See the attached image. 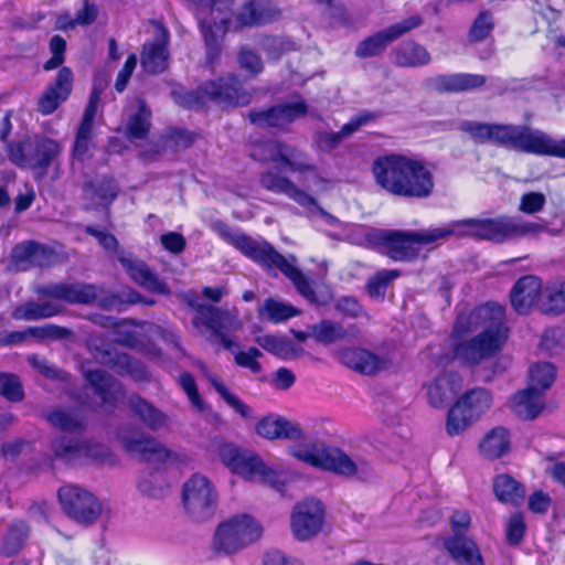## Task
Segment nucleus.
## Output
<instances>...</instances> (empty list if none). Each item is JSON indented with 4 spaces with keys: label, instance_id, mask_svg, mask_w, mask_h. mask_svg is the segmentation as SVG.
Instances as JSON below:
<instances>
[{
    "label": "nucleus",
    "instance_id": "obj_1",
    "mask_svg": "<svg viewBox=\"0 0 565 565\" xmlns=\"http://www.w3.org/2000/svg\"><path fill=\"white\" fill-rule=\"evenodd\" d=\"M544 225L525 221L520 216L501 215L494 218H463L439 227L420 231H402L370 227L363 234L367 248L386 255L394 262L409 263L417 259L420 247L446 241L451 236L493 243L537 234Z\"/></svg>",
    "mask_w": 565,
    "mask_h": 565
},
{
    "label": "nucleus",
    "instance_id": "obj_2",
    "mask_svg": "<svg viewBox=\"0 0 565 565\" xmlns=\"http://www.w3.org/2000/svg\"><path fill=\"white\" fill-rule=\"evenodd\" d=\"M459 130L476 143L492 142L518 152L565 159V138H554L527 125L489 124L462 120Z\"/></svg>",
    "mask_w": 565,
    "mask_h": 565
},
{
    "label": "nucleus",
    "instance_id": "obj_3",
    "mask_svg": "<svg viewBox=\"0 0 565 565\" xmlns=\"http://www.w3.org/2000/svg\"><path fill=\"white\" fill-rule=\"evenodd\" d=\"M504 309L497 303H486L472 310L469 315H458L454 334L460 335L475 331L478 327L484 330L468 341L456 344L455 356L466 364L475 365L490 359L501 350L505 339L507 329L503 326Z\"/></svg>",
    "mask_w": 565,
    "mask_h": 565
},
{
    "label": "nucleus",
    "instance_id": "obj_4",
    "mask_svg": "<svg viewBox=\"0 0 565 565\" xmlns=\"http://www.w3.org/2000/svg\"><path fill=\"white\" fill-rule=\"evenodd\" d=\"M376 183L390 194L426 199L434 190L433 173L420 160L397 153L376 158L372 167Z\"/></svg>",
    "mask_w": 565,
    "mask_h": 565
},
{
    "label": "nucleus",
    "instance_id": "obj_5",
    "mask_svg": "<svg viewBox=\"0 0 565 565\" xmlns=\"http://www.w3.org/2000/svg\"><path fill=\"white\" fill-rule=\"evenodd\" d=\"M223 237L243 255L268 271L279 270L296 287L297 291L309 302H317L312 281L296 266L294 255L285 257L271 244L263 238H253L243 233H232L226 226L222 228Z\"/></svg>",
    "mask_w": 565,
    "mask_h": 565
},
{
    "label": "nucleus",
    "instance_id": "obj_6",
    "mask_svg": "<svg viewBox=\"0 0 565 565\" xmlns=\"http://www.w3.org/2000/svg\"><path fill=\"white\" fill-rule=\"evenodd\" d=\"M290 454L298 460L347 478L365 480L372 473L370 463L356 456L351 457L342 449L321 440L301 441L290 447Z\"/></svg>",
    "mask_w": 565,
    "mask_h": 565
},
{
    "label": "nucleus",
    "instance_id": "obj_7",
    "mask_svg": "<svg viewBox=\"0 0 565 565\" xmlns=\"http://www.w3.org/2000/svg\"><path fill=\"white\" fill-rule=\"evenodd\" d=\"M172 95L179 105L190 109H199L207 102L238 106L249 100L248 95L236 86L233 77L210 81L195 90L178 89Z\"/></svg>",
    "mask_w": 565,
    "mask_h": 565
},
{
    "label": "nucleus",
    "instance_id": "obj_8",
    "mask_svg": "<svg viewBox=\"0 0 565 565\" xmlns=\"http://www.w3.org/2000/svg\"><path fill=\"white\" fill-rule=\"evenodd\" d=\"M51 450L55 459L77 465L87 461L115 463V456L109 448L92 439L75 436H58L51 441Z\"/></svg>",
    "mask_w": 565,
    "mask_h": 565
},
{
    "label": "nucleus",
    "instance_id": "obj_9",
    "mask_svg": "<svg viewBox=\"0 0 565 565\" xmlns=\"http://www.w3.org/2000/svg\"><path fill=\"white\" fill-rule=\"evenodd\" d=\"M262 526L249 514L235 515L221 523L214 534V550L223 554H232L258 540Z\"/></svg>",
    "mask_w": 565,
    "mask_h": 565
},
{
    "label": "nucleus",
    "instance_id": "obj_10",
    "mask_svg": "<svg viewBox=\"0 0 565 565\" xmlns=\"http://www.w3.org/2000/svg\"><path fill=\"white\" fill-rule=\"evenodd\" d=\"M182 503L192 521L205 522L215 514L217 492L205 476L195 473L183 484Z\"/></svg>",
    "mask_w": 565,
    "mask_h": 565
},
{
    "label": "nucleus",
    "instance_id": "obj_11",
    "mask_svg": "<svg viewBox=\"0 0 565 565\" xmlns=\"http://www.w3.org/2000/svg\"><path fill=\"white\" fill-rule=\"evenodd\" d=\"M491 403V394L486 388L476 387L466 392L448 412L447 434L457 436L465 431L490 408Z\"/></svg>",
    "mask_w": 565,
    "mask_h": 565
},
{
    "label": "nucleus",
    "instance_id": "obj_12",
    "mask_svg": "<svg viewBox=\"0 0 565 565\" xmlns=\"http://www.w3.org/2000/svg\"><path fill=\"white\" fill-rule=\"evenodd\" d=\"M308 114L306 100L298 94L290 100L276 104L266 109H253L248 113L250 124L258 128H273L280 131L287 130L295 120Z\"/></svg>",
    "mask_w": 565,
    "mask_h": 565
},
{
    "label": "nucleus",
    "instance_id": "obj_13",
    "mask_svg": "<svg viewBox=\"0 0 565 565\" xmlns=\"http://www.w3.org/2000/svg\"><path fill=\"white\" fill-rule=\"evenodd\" d=\"M222 462L234 473L246 480L271 483L276 480V473L267 467L255 454L242 450L233 444H225L220 448Z\"/></svg>",
    "mask_w": 565,
    "mask_h": 565
},
{
    "label": "nucleus",
    "instance_id": "obj_14",
    "mask_svg": "<svg viewBox=\"0 0 565 565\" xmlns=\"http://www.w3.org/2000/svg\"><path fill=\"white\" fill-rule=\"evenodd\" d=\"M58 500L64 512L75 522L90 525L102 513V504L88 490L73 484L60 488Z\"/></svg>",
    "mask_w": 565,
    "mask_h": 565
},
{
    "label": "nucleus",
    "instance_id": "obj_15",
    "mask_svg": "<svg viewBox=\"0 0 565 565\" xmlns=\"http://www.w3.org/2000/svg\"><path fill=\"white\" fill-rule=\"evenodd\" d=\"M422 23L423 19L419 15H412L394 23L361 41L355 49V55L361 58L379 56L392 42L420 26Z\"/></svg>",
    "mask_w": 565,
    "mask_h": 565
},
{
    "label": "nucleus",
    "instance_id": "obj_16",
    "mask_svg": "<svg viewBox=\"0 0 565 565\" xmlns=\"http://www.w3.org/2000/svg\"><path fill=\"white\" fill-rule=\"evenodd\" d=\"M259 183L270 192L286 195L309 212H317L327 220H333L331 214L319 206L315 198L298 188L290 179L274 170L264 171L259 177Z\"/></svg>",
    "mask_w": 565,
    "mask_h": 565
},
{
    "label": "nucleus",
    "instance_id": "obj_17",
    "mask_svg": "<svg viewBox=\"0 0 565 565\" xmlns=\"http://www.w3.org/2000/svg\"><path fill=\"white\" fill-rule=\"evenodd\" d=\"M324 521V507L321 501L310 498L297 503L291 515V527L300 541L318 534Z\"/></svg>",
    "mask_w": 565,
    "mask_h": 565
},
{
    "label": "nucleus",
    "instance_id": "obj_18",
    "mask_svg": "<svg viewBox=\"0 0 565 565\" xmlns=\"http://www.w3.org/2000/svg\"><path fill=\"white\" fill-rule=\"evenodd\" d=\"M153 39L142 46L141 66L147 73L159 74L167 68L169 51V31L159 22H153Z\"/></svg>",
    "mask_w": 565,
    "mask_h": 565
},
{
    "label": "nucleus",
    "instance_id": "obj_19",
    "mask_svg": "<svg viewBox=\"0 0 565 565\" xmlns=\"http://www.w3.org/2000/svg\"><path fill=\"white\" fill-rule=\"evenodd\" d=\"M38 294L42 297L62 300L72 305H89L96 300L98 291L93 284H53L40 287Z\"/></svg>",
    "mask_w": 565,
    "mask_h": 565
},
{
    "label": "nucleus",
    "instance_id": "obj_20",
    "mask_svg": "<svg viewBox=\"0 0 565 565\" xmlns=\"http://www.w3.org/2000/svg\"><path fill=\"white\" fill-rule=\"evenodd\" d=\"M117 437L127 452L138 454L147 462H163L170 457V451L150 435L130 437L124 428H119Z\"/></svg>",
    "mask_w": 565,
    "mask_h": 565
},
{
    "label": "nucleus",
    "instance_id": "obj_21",
    "mask_svg": "<svg viewBox=\"0 0 565 565\" xmlns=\"http://www.w3.org/2000/svg\"><path fill=\"white\" fill-rule=\"evenodd\" d=\"M340 362L362 375L372 376L387 366L385 358L362 348H347L339 352Z\"/></svg>",
    "mask_w": 565,
    "mask_h": 565
},
{
    "label": "nucleus",
    "instance_id": "obj_22",
    "mask_svg": "<svg viewBox=\"0 0 565 565\" xmlns=\"http://www.w3.org/2000/svg\"><path fill=\"white\" fill-rule=\"evenodd\" d=\"M119 262L126 269L130 278L148 291L157 295L168 296L170 287L154 274L149 266L130 255H120Z\"/></svg>",
    "mask_w": 565,
    "mask_h": 565
},
{
    "label": "nucleus",
    "instance_id": "obj_23",
    "mask_svg": "<svg viewBox=\"0 0 565 565\" xmlns=\"http://www.w3.org/2000/svg\"><path fill=\"white\" fill-rule=\"evenodd\" d=\"M543 289L539 277L526 275L519 278L510 291V301L519 315H526L535 305L539 308V299Z\"/></svg>",
    "mask_w": 565,
    "mask_h": 565
},
{
    "label": "nucleus",
    "instance_id": "obj_24",
    "mask_svg": "<svg viewBox=\"0 0 565 565\" xmlns=\"http://www.w3.org/2000/svg\"><path fill=\"white\" fill-rule=\"evenodd\" d=\"M486 76L471 73L440 74L428 79L430 88L438 93H461L482 87Z\"/></svg>",
    "mask_w": 565,
    "mask_h": 565
},
{
    "label": "nucleus",
    "instance_id": "obj_25",
    "mask_svg": "<svg viewBox=\"0 0 565 565\" xmlns=\"http://www.w3.org/2000/svg\"><path fill=\"white\" fill-rule=\"evenodd\" d=\"M443 545L457 565H484L481 551L472 537L467 535H449Z\"/></svg>",
    "mask_w": 565,
    "mask_h": 565
},
{
    "label": "nucleus",
    "instance_id": "obj_26",
    "mask_svg": "<svg viewBox=\"0 0 565 565\" xmlns=\"http://www.w3.org/2000/svg\"><path fill=\"white\" fill-rule=\"evenodd\" d=\"M256 433L269 440H300L305 438L300 425L281 416H266L256 424Z\"/></svg>",
    "mask_w": 565,
    "mask_h": 565
},
{
    "label": "nucleus",
    "instance_id": "obj_27",
    "mask_svg": "<svg viewBox=\"0 0 565 565\" xmlns=\"http://www.w3.org/2000/svg\"><path fill=\"white\" fill-rule=\"evenodd\" d=\"M376 114L364 110L353 116L347 124L342 126L339 131H322L317 134V145L320 150L324 152H331L333 149L340 146L342 140L362 126L371 122L376 118Z\"/></svg>",
    "mask_w": 565,
    "mask_h": 565
},
{
    "label": "nucleus",
    "instance_id": "obj_28",
    "mask_svg": "<svg viewBox=\"0 0 565 565\" xmlns=\"http://www.w3.org/2000/svg\"><path fill=\"white\" fill-rule=\"evenodd\" d=\"M85 379L103 405L113 409L122 395L121 384L104 370H89Z\"/></svg>",
    "mask_w": 565,
    "mask_h": 565
},
{
    "label": "nucleus",
    "instance_id": "obj_29",
    "mask_svg": "<svg viewBox=\"0 0 565 565\" xmlns=\"http://www.w3.org/2000/svg\"><path fill=\"white\" fill-rule=\"evenodd\" d=\"M280 17V10L271 0H249L237 14V23L241 26L262 25L276 21Z\"/></svg>",
    "mask_w": 565,
    "mask_h": 565
},
{
    "label": "nucleus",
    "instance_id": "obj_30",
    "mask_svg": "<svg viewBox=\"0 0 565 565\" xmlns=\"http://www.w3.org/2000/svg\"><path fill=\"white\" fill-rule=\"evenodd\" d=\"M310 337L319 344L330 345L339 341L354 339L359 334L356 326L344 328L341 323L330 319H323L310 326Z\"/></svg>",
    "mask_w": 565,
    "mask_h": 565
},
{
    "label": "nucleus",
    "instance_id": "obj_31",
    "mask_svg": "<svg viewBox=\"0 0 565 565\" xmlns=\"http://www.w3.org/2000/svg\"><path fill=\"white\" fill-rule=\"evenodd\" d=\"M127 405L134 416H136L150 430L157 431L168 427V415L140 395H130L128 397Z\"/></svg>",
    "mask_w": 565,
    "mask_h": 565
},
{
    "label": "nucleus",
    "instance_id": "obj_32",
    "mask_svg": "<svg viewBox=\"0 0 565 565\" xmlns=\"http://www.w3.org/2000/svg\"><path fill=\"white\" fill-rule=\"evenodd\" d=\"M390 57L398 67L416 68L430 63L431 56L427 49L415 41H405L395 46Z\"/></svg>",
    "mask_w": 565,
    "mask_h": 565
},
{
    "label": "nucleus",
    "instance_id": "obj_33",
    "mask_svg": "<svg viewBox=\"0 0 565 565\" xmlns=\"http://www.w3.org/2000/svg\"><path fill=\"white\" fill-rule=\"evenodd\" d=\"M461 381L457 373L439 375L428 387V402L435 408L447 406L458 394Z\"/></svg>",
    "mask_w": 565,
    "mask_h": 565
},
{
    "label": "nucleus",
    "instance_id": "obj_34",
    "mask_svg": "<svg viewBox=\"0 0 565 565\" xmlns=\"http://www.w3.org/2000/svg\"><path fill=\"white\" fill-rule=\"evenodd\" d=\"M539 311L548 317H558L565 312V278L551 280L543 286Z\"/></svg>",
    "mask_w": 565,
    "mask_h": 565
},
{
    "label": "nucleus",
    "instance_id": "obj_35",
    "mask_svg": "<svg viewBox=\"0 0 565 565\" xmlns=\"http://www.w3.org/2000/svg\"><path fill=\"white\" fill-rule=\"evenodd\" d=\"M61 150L60 143L54 139H39L33 147L29 148V168L36 171L39 177H44Z\"/></svg>",
    "mask_w": 565,
    "mask_h": 565
},
{
    "label": "nucleus",
    "instance_id": "obj_36",
    "mask_svg": "<svg viewBox=\"0 0 565 565\" xmlns=\"http://www.w3.org/2000/svg\"><path fill=\"white\" fill-rule=\"evenodd\" d=\"M199 324L211 330L213 335L234 332L242 328V322L235 313L214 306L203 309L202 321Z\"/></svg>",
    "mask_w": 565,
    "mask_h": 565
},
{
    "label": "nucleus",
    "instance_id": "obj_37",
    "mask_svg": "<svg viewBox=\"0 0 565 565\" xmlns=\"http://www.w3.org/2000/svg\"><path fill=\"white\" fill-rule=\"evenodd\" d=\"M542 393L535 386H527L512 397V409L521 418L532 420L543 409Z\"/></svg>",
    "mask_w": 565,
    "mask_h": 565
},
{
    "label": "nucleus",
    "instance_id": "obj_38",
    "mask_svg": "<svg viewBox=\"0 0 565 565\" xmlns=\"http://www.w3.org/2000/svg\"><path fill=\"white\" fill-rule=\"evenodd\" d=\"M63 307L53 300L28 301L14 309L17 320L35 321L58 315Z\"/></svg>",
    "mask_w": 565,
    "mask_h": 565
},
{
    "label": "nucleus",
    "instance_id": "obj_39",
    "mask_svg": "<svg viewBox=\"0 0 565 565\" xmlns=\"http://www.w3.org/2000/svg\"><path fill=\"white\" fill-rule=\"evenodd\" d=\"M493 489L499 501L513 505H520L525 497L524 487L509 475L498 476Z\"/></svg>",
    "mask_w": 565,
    "mask_h": 565
},
{
    "label": "nucleus",
    "instance_id": "obj_40",
    "mask_svg": "<svg viewBox=\"0 0 565 565\" xmlns=\"http://www.w3.org/2000/svg\"><path fill=\"white\" fill-rule=\"evenodd\" d=\"M83 190L86 193H90L93 196L99 199L102 201L100 205L108 209L117 198L119 186L114 178L108 175H100L94 180L85 182Z\"/></svg>",
    "mask_w": 565,
    "mask_h": 565
},
{
    "label": "nucleus",
    "instance_id": "obj_41",
    "mask_svg": "<svg viewBox=\"0 0 565 565\" xmlns=\"http://www.w3.org/2000/svg\"><path fill=\"white\" fill-rule=\"evenodd\" d=\"M480 451L489 459L505 455L510 448L509 433L503 427L493 428L480 443Z\"/></svg>",
    "mask_w": 565,
    "mask_h": 565
},
{
    "label": "nucleus",
    "instance_id": "obj_42",
    "mask_svg": "<svg viewBox=\"0 0 565 565\" xmlns=\"http://www.w3.org/2000/svg\"><path fill=\"white\" fill-rule=\"evenodd\" d=\"M151 126V110L146 102L140 99L138 109L130 115L126 124V132L129 139H145Z\"/></svg>",
    "mask_w": 565,
    "mask_h": 565
},
{
    "label": "nucleus",
    "instance_id": "obj_43",
    "mask_svg": "<svg viewBox=\"0 0 565 565\" xmlns=\"http://www.w3.org/2000/svg\"><path fill=\"white\" fill-rule=\"evenodd\" d=\"M47 420L53 427L67 434H79L86 429V419L78 413L56 409L47 415Z\"/></svg>",
    "mask_w": 565,
    "mask_h": 565
},
{
    "label": "nucleus",
    "instance_id": "obj_44",
    "mask_svg": "<svg viewBox=\"0 0 565 565\" xmlns=\"http://www.w3.org/2000/svg\"><path fill=\"white\" fill-rule=\"evenodd\" d=\"M299 315V310L294 306L268 298L258 308V317L265 318L273 323L287 321Z\"/></svg>",
    "mask_w": 565,
    "mask_h": 565
},
{
    "label": "nucleus",
    "instance_id": "obj_45",
    "mask_svg": "<svg viewBox=\"0 0 565 565\" xmlns=\"http://www.w3.org/2000/svg\"><path fill=\"white\" fill-rule=\"evenodd\" d=\"M256 342L267 352L285 360L298 354L296 345L286 337L266 334L256 338Z\"/></svg>",
    "mask_w": 565,
    "mask_h": 565
},
{
    "label": "nucleus",
    "instance_id": "obj_46",
    "mask_svg": "<svg viewBox=\"0 0 565 565\" xmlns=\"http://www.w3.org/2000/svg\"><path fill=\"white\" fill-rule=\"evenodd\" d=\"M29 534V526L23 521H14L9 526L2 544L1 553L6 557L18 554L24 545Z\"/></svg>",
    "mask_w": 565,
    "mask_h": 565
},
{
    "label": "nucleus",
    "instance_id": "obj_47",
    "mask_svg": "<svg viewBox=\"0 0 565 565\" xmlns=\"http://www.w3.org/2000/svg\"><path fill=\"white\" fill-rule=\"evenodd\" d=\"M555 374L556 370L554 365L548 362L534 364L529 371V386L537 387L539 392L543 394V392L553 384Z\"/></svg>",
    "mask_w": 565,
    "mask_h": 565
},
{
    "label": "nucleus",
    "instance_id": "obj_48",
    "mask_svg": "<svg viewBox=\"0 0 565 565\" xmlns=\"http://www.w3.org/2000/svg\"><path fill=\"white\" fill-rule=\"evenodd\" d=\"M281 162L295 172L316 171V166L303 151L286 143Z\"/></svg>",
    "mask_w": 565,
    "mask_h": 565
},
{
    "label": "nucleus",
    "instance_id": "obj_49",
    "mask_svg": "<svg viewBox=\"0 0 565 565\" xmlns=\"http://www.w3.org/2000/svg\"><path fill=\"white\" fill-rule=\"evenodd\" d=\"M211 383L214 390L225 401V403L230 407H232L237 414H239L243 418H253L252 408L247 404H245L238 396L231 393L222 381L213 377L211 379Z\"/></svg>",
    "mask_w": 565,
    "mask_h": 565
},
{
    "label": "nucleus",
    "instance_id": "obj_50",
    "mask_svg": "<svg viewBox=\"0 0 565 565\" xmlns=\"http://www.w3.org/2000/svg\"><path fill=\"white\" fill-rule=\"evenodd\" d=\"M285 146L278 140H267L254 149L252 157L262 162H281Z\"/></svg>",
    "mask_w": 565,
    "mask_h": 565
},
{
    "label": "nucleus",
    "instance_id": "obj_51",
    "mask_svg": "<svg viewBox=\"0 0 565 565\" xmlns=\"http://www.w3.org/2000/svg\"><path fill=\"white\" fill-rule=\"evenodd\" d=\"M0 395L10 402H21L23 399V386L17 375L0 373Z\"/></svg>",
    "mask_w": 565,
    "mask_h": 565
},
{
    "label": "nucleus",
    "instance_id": "obj_52",
    "mask_svg": "<svg viewBox=\"0 0 565 565\" xmlns=\"http://www.w3.org/2000/svg\"><path fill=\"white\" fill-rule=\"evenodd\" d=\"M34 241H26L15 245L10 255L12 266L17 270H28L32 267Z\"/></svg>",
    "mask_w": 565,
    "mask_h": 565
},
{
    "label": "nucleus",
    "instance_id": "obj_53",
    "mask_svg": "<svg viewBox=\"0 0 565 565\" xmlns=\"http://www.w3.org/2000/svg\"><path fill=\"white\" fill-rule=\"evenodd\" d=\"M494 26L492 14L484 10L479 13L469 31L470 42H481L492 32Z\"/></svg>",
    "mask_w": 565,
    "mask_h": 565
},
{
    "label": "nucleus",
    "instance_id": "obj_54",
    "mask_svg": "<svg viewBox=\"0 0 565 565\" xmlns=\"http://www.w3.org/2000/svg\"><path fill=\"white\" fill-rule=\"evenodd\" d=\"M74 83V75L70 67L63 66L58 70L54 81L49 84L46 89H52V92L63 99L67 100L70 97Z\"/></svg>",
    "mask_w": 565,
    "mask_h": 565
},
{
    "label": "nucleus",
    "instance_id": "obj_55",
    "mask_svg": "<svg viewBox=\"0 0 565 565\" xmlns=\"http://www.w3.org/2000/svg\"><path fill=\"white\" fill-rule=\"evenodd\" d=\"M541 348L550 354L558 353L565 349V329L561 327L545 330L541 339Z\"/></svg>",
    "mask_w": 565,
    "mask_h": 565
},
{
    "label": "nucleus",
    "instance_id": "obj_56",
    "mask_svg": "<svg viewBox=\"0 0 565 565\" xmlns=\"http://www.w3.org/2000/svg\"><path fill=\"white\" fill-rule=\"evenodd\" d=\"M262 356L263 353L260 350L250 347L246 351H237L234 361L238 366L248 369L253 374H258L262 372V365L258 362V359Z\"/></svg>",
    "mask_w": 565,
    "mask_h": 565
},
{
    "label": "nucleus",
    "instance_id": "obj_57",
    "mask_svg": "<svg viewBox=\"0 0 565 565\" xmlns=\"http://www.w3.org/2000/svg\"><path fill=\"white\" fill-rule=\"evenodd\" d=\"M260 46L270 60H278L291 49V42L280 36H265Z\"/></svg>",
    "mask_w": 565,
    "mask_h": 565
},
{
    "label": "nucleus",
    "instance_id": "obj_58",
    "mask_svg": "<svg viewBox=\"0 0 565 565\" xmlns=\"http://www.w3.org/2000/svg\"><path fill=\"white\" fill-rule=\"evenodd\" d=\"M32 337L44 340H62L72 335V331L67 328L56 324H46L43 327H29Z\"/></svg>",
    "mask_w": 565,
    "mask_h": 565
},
{
    "label": "nucleus",
    "instance_id": "obj_59",
    "mask_svg": "<svg viewBox=\"0 0 565 565\" xmlns=\"http://www.w3.org/2000/svg\"><path fill=\"white\" fill-rule=\"evenodd\" d=\"M526 524L521 513H513L507 523V540L511 545H519L525 534Z\"/></svg>",
    "mask_w": 565,
    "mask_h": 565
},
{
    "label": "nucleus",
    "instance_id": "obj_60",
    "mask_svg": "<svg viewBox=\"0 0 565 565\" xmlns=\"http://www.w3.org/2000/svg\"><path fill=\"white\" fill-rule=\"evenodd\" d=\"M546 196L541 192H526L520 199L519 211L524 214H535L543 211Z\"/></svg>",
    "mask_w": 565,
    "mask_h": 565
},
{
    "label": "nucleus",
    "instance_id": "obj_61",
    "mask_svg": "<svg viewBox=\"0 0 565 565\" xmlns=\"http://www.w3.org/2000/svg\"><path fill=\"white\" fill-rule=\"evenodd\" d=\"M179 384L186 394L190 403L199 411H203L204 403L199 394L198 386L193 375L189 372H183L179 376Z\"/></svg>",
    "mask_w": 565,
    "mask_h": 565
},
{
    "label": "nucleus",
    "instance_id": "obj_62",
    "mask_svg": "<svg viewBox=\"0 0 565 565\" xmlns=\"http://www.w3.org/2000/svg\"><path fill=\"white\" fill-rule=\"evenodd\" d=\"M92 130L77 129L74 146L73 158L77 161L84 162L89 158Z\"/></svg>",
    "mask_w": 565,
    "mask_h": 565
},
{
    "label": "nucleus",
    "instance_id": "obj_63",
    "mask_svg": "<svg viewBox=\"0 0 565 565\" xmlns=\"http://www.w3.org/2000/svg\"><path fill=\"white\" fill-rule=\"evenodd\" d=\"M239 66L250 73L257 75L262 73L264 65L260 56L253 50L243 47L238 54Z\"/></svg>",
    "mask_w": 565,
    "mask_h": 565
},
{
    "label": "nucleus",
    "instance_id": "obj_64",
    "mask_svg": "<svg viewBox=\"0 0 565 565\" xmlns=\"http://www.w3.org/2000/svg\"><path fill=\"white\" fill-rule=\"evenodd\" d=\"M64 102L66 100L54 94L52 89H45L39 97L36 110L43 116H49Z\"/></svg>",
    "mask_w": 565,
    "mask_h": 565
}]
</instances>
